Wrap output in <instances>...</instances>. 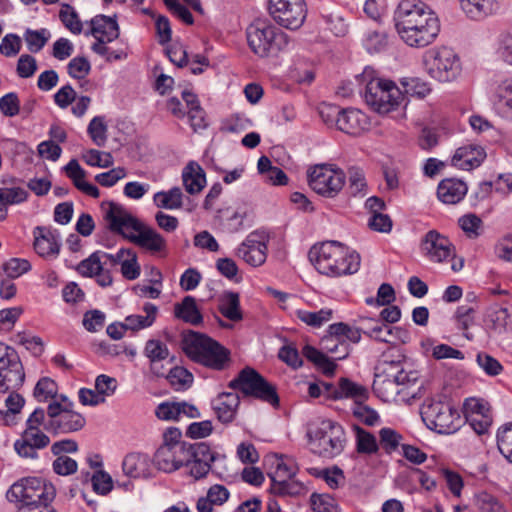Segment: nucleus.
I'll return each instance as SVG.
<instances>
[{"mask_svg": "<svg viewBox=\"0 0 512 512\" xmlns=\"http://www.w3.org/2000/svg\"><path fill=\"white\" fill-rule=\"evenodd\" d=\"M89 23L91 30L88 34L93 37L103 38L104 41H114L120 35L116 15L111 17L99 14L93 17Z\"/></svg>", "mask_w": 512, "mask_h": 512, "instance_id": "obj_24", "label": "nucleus"}, {"mask_svg": "<svg viewBox=\"0 0 512 512\" xmlns=\"http://www.w3.org/2000/svg\"><path fill=\"white\" fill-rule=\"evenodd\" d=\"M461 11L471 20H483L498 9L499 0H458Z\"/></svg>", "mask_w": 512, "mask_h": 512, "instance_id": "obj_25", "label": "nucleus"}, {"mask_svg": "<svg viewBox=\"0 0 512 512\" xmlns=\"http://www.w3.org/2000/svg\"><path fill=\"white\" fill-rule=\"evenodd\" d=\"M493 105L501 117L512 120V79H506L497 86Z\"/></svg>", "mask_w": 512, "mask_h": 512, "instance_id": "obj_27", "label": "nucleus"}, {"mask_svg": "<svg viewBox=\"0 0 512 512\" xmlns=\"http://www.w3.org/2000/svg\"><path fill=\"white\" fill-rule=\"evenodd\" d=\"M30 269V261L22 258H11L3 264V271L10 279L18 278Z\"/></svg>", "mask_w": 512, "mask_h": 512, "instance_id": "obj_55", "label": "nucleus"}, {"mask_svg": "<svg viewBox=\"0 0 512 512\" xmlns=\"http://www.w3.org/2000/svg\"><path fill=\"white\" fill-rule=\"evenodd\" d=\"M369 125L367 116L355 108H342L337 129L348 135H360Z\"/></svg>", "mask_w": 512, "mask_h": 512, "instance_id": "obj_20", "label": "nucleus"}, {"mask_svg": "<svg viewBox=\"0 0 512 512\" xmlns=\"http://www.w3.org/2000/svg\"><path fill=\"white\" fill-rule=\"evenodd\" d=\"M304 490V486L301 482L294 480L293 478H285L271 480L270 493L279 496H297L300 495Z\"/></svg>", "mask_w": 512, "mask_h": 512, "instance_id": "obj_37", "label": "nucleus"}, {"mask_svg": "<svg viewBox=\"0 0 512 512\" xmlns=\"http://www.w3.org/2000/svg\"><path fill=\"white\" fill-rule=\"evenodd\" d=\"M166 378L175 390H186L193 383L192 373L181 366L173 367Z\"/></svg>", "mask_w": 512, "mask_h": 512, "instance_id": "obj_48", "label": "nucleus"}, {"mask_svg": "<svg viewBox=\"0 0 512 512\" xmlns=\"http://www.w3.org/2000/svg\"><path fill=\"white\" fill-rule=\"evenodd\" d=\"M342 108L335 104L321 103L318 113L322 121L330 128H337V121L340 118Z\"/></svg>", "mask_w": 512, "mask_h": 512, "instance_id": "obj_59", "label": "nucleus"}, {"mask_svg": "<svg viewBox=\"0 0 512 512\" xmlns=\"http://www.w3.org/2000/svg\"><path fill=\"white\" fill-rule=\"evenodd\" d=\"M356 81L364 86L365 102L377 113H389L397 109L405 99L403 91L395 82L378 77L371 67H366L357 75Z\"/></svg>", "mask_w": 512, "mask_h": 512, "instance_id": "obj_3", "label": "nucleus"}, {"mask_svg": "<svg viewBox=\"0 0 512 512\" xmlns=\"http://www.w3.org/2000/svg\"><path fill=\"white\" fill-rule=\"evenodd\" d=\"M5 497L15 512H32V477L26 476L15 481L6 491Z\"/></svg>", "mask_w": 512, "mask_h": 512, "instance_id": "obj_17", "label": "nucleus"}, {"mask_svg": "<svg viewBox=\"0 0 512 512\" xmlns=\"http://www.w3.org/2000/svg\"><path fill=\"white\" fill-rule=\"evenodd\" d=\"M247 43L251 51L261 57H275L289 43L286 33L267 18H257L246 28Z\"/></svg>", "mask_w": 512, "mask_h": 512, "instance_id": "obj_5", "label": "nucleus"}, {"mask_svg": "<svg viewBox=\"0 0 512 512\" xmlns=\"http://www.w3.org/2000/svg\"><path fill=\"white\" fill-rule=\"evenodd\" d=\"M93 490L100 494L106 495L113 488L112 477L104 470H98L91 476Z\"/></svg>", "mask_w": 512, "mask_h": 512, "instance_id": "obj_60", "label": "nucleus"}, {"mask_svg": "<svg viewBox=\"0 0 512 512\" xmlns=\"http://www.w3.org/2000/svg\"><path fill=\"white\" fill-rule=\"evenodd\" d=\"M219 311L230 321H241L243 314L240 309L239 294L233 291L225 292L220 299Z\"/></svg>", "mask_w": 512, "mask_h": 512, "instance_id": "obj_35", "label": "nucleus"}, {"mask_svg": "<svg viewBox=\"0 0 512 512\" xmlns=\"http://www.w3.org/2000/svg\"><path fill=\"white\" fill-rule=\"evenodd\" d=\"M39 232L34 234V251L43 258H56L60 251L59 235L46 227H36Z\"/></svg>", "mask_w": 512, "mask_h": 512, "instance_id": "obj_19", "label": "nucleus"}, {"mask_svg": "<svg viewBox=\"0 0 512 512\" xmlns=\"http://www.w3.org/2000/svg\"><path fill=\"white\" fill-rule=\"evenodd\" d=\"M398 387L402 386L400 390L405 392L409 398L419 399L424 396V385L420 379L419 372L416 370H407L400 368L398 376H395Z\"/></svg>", "mask_w": 512, "mask_h": 512, "instance_id": "obj_26", "label": "nucleus"}, {"mask_svg": "<svg viewBox=\"0 0 512 512\" xmlns=\"http://www.w3.org/2000/svg\"><path fill=\"white\" fill-rule=\"evenodd\" d=\"M393 21L400 38L411 47L428 46L440 32L436 13L422 0H401Z\"/></svg>", "mask_w": 512, "mask_h": 512, "instance_id": "obj_1", "label": "nucleus"}, {"mask_svg": "<svg viewBox=\"0 0 512 512\" xmlns=\"http://www.w3.org/2000/svg\"><path fill=\"white\" fill-rule=\"evenodd\" d=\"M374 393L383 401H390L397 394L402 393L396 381L384 377L382 374H375L373 381Z\"/></svg>", "mask_w": 512, "mask_h": 512, "instance_id": "obj_38", "label": "nucleus"}, {"mask_svg": "<svg viewBox=\"0 0 512 512\" xmlns=\"http://www.w3.org/2000/svg\"><path fill=\"white\" fill-rule=\"evenodd\" d=\"M231 390L239 391L244 397H253L278 407L280 399L276 386L268 382L258 371L252 367L243 368L228 384Z\"/></svg>", "mask_w": 512, "mask_h": 512, "instance_id": "obj_7", "label": "nucleus"}, {"mask_svg": "<svg viewBox=\"0 0 512 512\" xmlns=\"http://www.w3.org/2000/svg\"><path fill=\"white\" fill-rule=\"evenodd\" d=\"M311 451L327 459L340 455L345 447L346 437L343 427L332 420H323L307 431Z\"/></svg>", "mask_w": 512, "mask_h": 512, "instance_id": "obj_6", "label": "nucleus"}, {"mask_svg": "<svg viewBox=\"0 0 512 512\" xmlns=\"http://www.w3.org/2000/svg\"><path fill=\"white\" fill-rule=\"evenodd\" d=\"M239 404L240 397L234 392H222L212 402L217 419L223 424L234 420Z\"/></svg>", "mask_w": 512, "mask_h": 512, "instance_id": "obj_22", "label": "nucleus"}, {"mask_svg": "<svg viewBox=\"0 0 512 512\" xmlns=\"http://www.w3.org/2000/svg\"><path fill=\"white\" fill-rule=\"evenodd\" d=\"M59 19L62 24L73 34H80L83 24L75 8L68 3H62L59 11Z\"/></svg>", "mask_w": 512, "mask_h": 512, "instance_id": "obj_45", "label": "nucleus"}, {"mask_svg": "<svg viewBox=\"0 0 512 512\" xmlns=\"http://www.w3.org/2000/svg\"><path fill=\"white\" fill-rule=\"evenodd\" d=\"M183 193L179 187H173L169 191H160L154 195L157 207L164 209H179L182 207Z\"/></svg>", "mask_w": 512, "mask_h": 512, "instance_id": "obj_44", "label": "nucleus"}, {"mask_svg": "<svg viewBox=\"0 0 512 512\" xmlns=\"http://www.w3.org/2000/svg\"><path fill=\"white\" fill-rule=\"evenodd\" d=\"M497 446L500 453L512 463V423H508L498 430Z\"/></svg>", "mask_w": 512, "mask_h": 512, "instance_id": "obj_52", "label": "nucleus"}, {"mask_svg": "<svg viewBox=\"0 0 512 512\" xmlns=\"http://www.w3.org/2000/svg\"><path fill=\"white\" fill-rule=\"evenodd\" d=\"M87 132L92 141L99 147L104 146L107 139V125L104 117L95 116L89 123Z\"/></svg>", "mask_w": 512, "mask_h": 512, "instance_id": "obj_53", "label": "nucleus"}, {"mask_svg": "<svg viewBox=\"0 0 512 512\" xmlns=\"http://www.w3.org/2000/svg\"><path fill=\"white\" fill-rule=\"evenodd\" d=\"M362 44L368 53H380L388 47V34L383 28H367L363 32Z\"/></svg>", "mask_w": 512, "mask_h": 512, "instance_id": "obj_33", "label": "nucleus"}, {"mask_svg": "<svg viewBox=\"0 0 512 512\" xmlns=\"http://www.w3.org/2000/svg\"><path fill=\"white\" fill-rule=\"evenodd\" d=\"M122 469L126 476L132 478H146L150 475V459L142 453H130L122 462Z\"/></svg>", "mask_w": 512, "mask_h": 512, "instance_id": "obj_29", "label": "nucleus"}, {"mask_svg": "<svg viewBox=\"0 0 512 512\" xmlns=\"http://www.w3.org/2000/svg\"><path fill=\"white\" fill-rule=\"evenodd\" d=\"M467 193V185L458 179H444L437 188V196L440 201L446 204L460 202Z\"/></svg>", "mask_w": 512, "mask_h": 512, "instance_id": "obj_28", "label": "nucleus"}, {"mask_svg": "<svg viewBox=\"0 0 512 512\" xmlns=\"http://www.w3.org/2000/svg\"><path fill=\"white\" fill-rule=\"evenodd\" d=\"M174 315L185 323L194 326L203 322V316L193 296H185L180 303H176L174 305Z\"/></svg>", "mask_w": 512, "mask_h": 512, "instance_id": "obj_31", "label": "nucleus"}, {"mask_svg": "<svg viewBox=\"0 0 512 512\" xmlns=\"http://www.w3.org/2000/svg\"><path fill=\"white\" fill-rule=\"evenodd\" d=\"M56 495L55 487L51 483H45L41 479L34 478V510L51 507L50 504Z\"/></svg>", "mask_w": 512, "mask_h": 512, "instance_id": "obj_39", "label": "nucleus"}, {"mask_svg": "<svg viewBox=\"0 0 512 512\" xmlns=\"http://www.w3.org/2000/svg\"><path fill=\"white\" fill-rule=\"evenodd\" d=\"M58 385L50 377H42L34 386V399L39 402L56 401Z\"/></svg>", "mask_w": 512, "mask_h": 512, "instance_id": "obj_46", "label": "nucleus"}, {"mask_svg": "<svg viewBox=\"0 0 512 512\" xmlns=\"http://www.w3.org/2000/svg\"><path fill=\"white\" fill-rule=\"evenodd\" d=\"M297 317L307 325L320 327L323 323L329 321L332 317V310L321 309L317 312L298 310Z\"/></svg>", "mask_w": 512, "mask_h": 512, "instance_id": "obj_54", "label": "nucleus"}, {"mask_svg": "<svg viewBox=\"0 0 512 512\" xmlns=\"http://www.w3.org/2000/svg\"><path fill=\"white\" fill-rule=\"evenodd\" d=\"M170 352L168 346L158 339H149L144 347V355L150 361V367L157 376H163L155 370L154 365L168 358Z\"/></svg>", "mask_w": 512, "mask_h": 512, "instance_id": "obj_36", "label": "nucleus"}, {"mask_svg": "<svg viewBox=\"0 0 512 512\" xmlns=\"http://www.w3.org/2000/svg\"><path fill=\"white\" fill-rule=\"evenodd\" d=\"M321 348L334 355L336 360H341L349 355V345L345 341H338L331 335H325L320 341Z\"/></svg>", "mask_w": 512, "mask_h": 512, "instance_id": "obj_50", "label": "nucleus"}, {"mask_svg": "<svg viewBox=\"0 0 512 512\" xmlns=\"http://www.w3.org/2000/svg\"><path fill=\"white\" fill-rule=\"evenodd\" d=\"M459 226L469 238H477L480 235L482 220L475 214H467L459 218Z\"/></svg>", "mask_w": 512, "mask_h": 512, "instance_id": "obj_63", "label": "nucleus"}, {"mask_svg": "<svg viewBox=\"0 0 512 512\" xmlns=\"http://www.w3.org/2000/svg\"><path fill=\"white\" fill-rule=\"evenodd\" d=\"M268 239L264 231L251 232L237 247L236 256L252 267L263 265L267 259Z\"/></svg>", "mask_w": 512, "mask_h": 512, "instance_id": "obj_14", "label": "nucleus"}, {"mask_svg": "<svg viewBox=\"0 0 512 512\" xmlns=\"http://www.w3.org/2000/svg\"><path fill=\"white\" fill-rule=\"evenodd\" d=\"M484 149L476 145H466L458 148L452 157L453 166L462 170H471L478 167L485 159Z\"/></svg>", "mask_w": 512, "mask_h": 512, "instance_id": "obj_23", "label": "nucleus"}, {"mask_svg": "<svg viewBox=\"0 0 512 512\" xmlns=\"http://www.w3.org/2000/svg\"><path fill=\"white\" fill-rule=\"evenodd\" d=\"M337 391L338 393L335 395V400L353 398L356 400V403H359V401H364L368 397L367 389L364 386L358 385L348 378H341L339 380Z\"/></svg>", "mask_w": 512, "mask_h": 512, "instance_id": "obj_40", "label": "nucleus"}, {"mask_svg": "<svg viewBox=\"0 0 512 512\" xmlns=\"http://www.w3.org/2000/svg\"><path fill=\"white\" fill-rule=\"evenodd\" d=\"M182 349L193 362L212 370H225L231 363L229 349L199 332L189 331L184 335Z\"/></svg>", "mask_w": 512, "mask_h": 512, "instance_id": "obj_4", "label": "nucleus"}, {"mask_svg": "<svg viewBox=\"0 0 512 512\" xmlns=\"http://www.w3.org/2000/svg\"><path fill=\"white\" fill-rule=\"evenodd\" d=\"M105 209L104 219L108 223L111 232L121 235L128 240L129 235L140 229L141 221L133 216L123 205L113 201H106L101 204Z\"/></svg>", "mask_w": 512, "mask_h": 512, "instance_id": "obj_13", "label": "nucleus"}, {"mask_svg": "<svg viewBox=\"0 0 512 512\" xmlns=\"http://www.w3.org/2000/svg\"><path fill=\"white\" fill-rule=\"evenodd\" d=\"M352 430L355 434L356 451L359 454L376 455L379 454V445L376 436L360 427L353 425Z\"/></svg>", "mask_w": 512, "mask_h": 512, "instance_id": "obj_34", "label": "nucleus"}, {"mask_svg": "<svg viewBox=\"0 0 512 512\" xmlns=\"http://www.w3.org/2000/svg\"><path fill=\"white\" fill-rule=\"evenodd\" d=\"M474 505L479 512H507L503 504L486 491H481L474 496Z\"/></svg>", "mask_w": 512, "mask_h": 512, "instance_id": "obj_47", "label": "nucleus"}, {"mask_svg": "<svg viewBox=\"0 0 512 512\" xmlns=\"http://www.w3.org/2000/svg\"><path fill=\"white\" fill-rule=\"evenodd\" d=\"M84 161L94 167L107 168L113 164V158L110 153L101 152L96 149H90L83 154Z\"/></svg>", "mask_w": 512, "mask_h": 512, "instance_id": "obj_61", "label": "nucleus"}, {"mask_svg": "<svg viewBox=\"0 0 512 512\" xmlns=\"http://www.w3.org/2000/svg\"><path fill=\"white\" fill-rule=\"evenodd\" d=\"M401 83L404 87V95L410 94L422 98L431 91L429 84L417 77L405 78Z\"/></svg>", "mask_w": 512, "mask_h": 512, "instance_id": "obj_56", "label": "nucleus"}, {"mask_svg": "<svg viewBox=\"0 0 512 512\" xmlns=\"http://www.w3.org/2000/svg\"><path fill=\"white\" fill-rule=\"evenodd\" d=\"M427 427L439 434H452L459 428L460 415L448 403L428 399L421 408Z\"/></svg>", "mask_w": 512, "mask_h": 512, "instance_id": "obj_8", "label": "nucleus"}, {"mask_svg": "<svg viewBox=\"0 0 512 512\" xmlns=\"http://www.w3.org/2000/svg\"><path fill=\"white\" fill-rule=\"evenodd\" d=\"M68 74L76 79H84L91 70L90 62L85 57H75L67 65Z\"/></svg>", "mask_w": 512, "mask_h": 512, "instance_id": "obj_62", "label": "nucleus"}, {"mask_svg": "<svg viewBox=\"0 0 512 512\" xmlns=\"http://www.w3.org/2000/svg\"><path fill=\"white\" fill-rule=\"evenodd\" d=\"M403 366L404 364L400 360H389L388 355L383 354L376 366L375 374H382L384 377L396 381L395 376H398V372Z\"/></svg>", "mask_w": 512, "mask_h": 512, "instance_id": "obj_57", "label": "nucleus"}, {"mask_svg": "<svg viewBox=\"0 0 512 512\" xmlns=\"http://www.w3.org/2000/svg\"><path fill=\"white\" fill-rule=\"evenodd\" d=\"M367 182L362 169L359 167H350L348 169L347 193L351 197H364L367 194Z\"/></svg>", "mask_w": 512, "mask_h": 512, "instance_id": "obj_41", "label": "nucleus"}, {"mask_svg": "<svg viewBox=\"0 0 512 512\" xmlns=\"http://www.w3.org/2000/svg\"><path fill=\"white\" fill-rule=\"evenodd\" d=\"M182 180L185 190L189 194H197L205 187V172L199 164L190 162L183 169Z\"/></svg>", "mask_w": 512, "mask_h": 512, "instance_id": "obj_30", "label": "nucleus"}, {"mask_svg": "<svg viewBox=\"0 0 512 512\" xmlns=\"http://www.w3.org/2000/svg\"><path fill=\"white\" fill-rule=\"evenodd\" d=\"M107 262H102V251L93 252L88 258L82 260L77 271L84 277H96V282L102 287H108L113 279L110 270L105 268Z\"/></svg>", "mask_w": 512, "mask_h": 512, "instance_id": "obj_18", "label": "nucleus"}, {"mask_svg": "<svg viewBox=\"0 0 512 512\" xmlns=\"http://www.w3.org/2000/svg\"><path fill=\"white\" fill-rule=\"evenodd\" d=\"M308 258L316 270L326 276L352 275L360 268V255L344 243L329 240L314 244Z\"/></svg>", "mask_w": 512, "mask_h": 512, "instance_id": "obj_2", "label": "nucleus"}, {"mask_svg": "<svg viewBox=\"0 0 512 512\" xmlns=\"http://www.w3.org/2000/svg\"><path fill=\"white\" fill-rule=\"evenodd\" d=\"M345 173L334 164L316 165L308 174V183L317 194L334 198L345 184Z\"/></svg>", "mask_w": 512, "mask_h": 512, "instance_id": "obj_10", "label": "nucleus"}, {"mask_svg": "<svg viewBox=\"0 0 512 512\" xmlns=\"http://www.w3.org/2000/svg\"><path fill=\"white\" fill-rule=\"evenodd\" d=\"M268 11L278 25L289 30L299 29L307 15L304 0H269Z\"/></svg>", "mask_w": 512, "mask_h": 512, "instance_id": "obj_12", "label": "nucleus"}, {"mask_svg": "<svg viewBox=\"0 0 512 512\" xmlns=\"http://www.w3.org/2000/svg\"><path fill=\"white\" fill-rule=\"evenodd\" d=\"M212 463L204 459L189 457V464L186 466L189 469L188 474L195 480L203 479L209 474Z\"/></svg>", "mask_w": 512, "mask_h": 512, "instance_id": "obj_64", "label": "nucleus"}, {"mask_svg": "<svg viewBox=\"0 0 512 512\" xmlns=\"http://www.w3.org/2000/svg\"><path fill=\"white\" fill-rule=\"evenodd\" d=\"M228 489L221 484L212 485L205 497H200L196 504L198 512H213V506H221L229 499Z\"/></svg>", "mask_w": 512, "mask_h": 512, "instance_id": "obj_32", "label": "nucleus"}, {"mask_svg": "<svg viewBox=\"0 0 512 512\" xmlns=\"http://www.w3.org/2000/svg\"><path fill=\"white\" fill-rule=\"evenodd\" d=\"M370 332L373 333L372 339L384 342V343H391L392 342V336L394 333H401L403 332L405 336H407V331L403 330L398 327H390L389 325L381 322V320H378L375 322V327Z\"/></svg>", "mask_w": 512, "mask_h": 512, "instance_id": "obj_58", "label": "nucleus"}, {"mask_svg": "<svg viewBox=\"0 0 512 512\" xmlns=\"http://www.w3.org/2000/svg\"><path fill=\"white\" fill-rule=\"evenodd\" d=\"M14 450L24 458L32 457V414L26 420V429L14 443Z\"/></svg>", "mask_w": 512, "mask_h": 512, "instance_id": "obj_49", "label": "nucleus"}, {"mask_svg": "<svg viewBox=\"0 0 512 512\" xmlns=\"http://www.w3.org/2000/svg\"><path fill=\"white\" fill-rule=\"evenodd\" d=\"M25 380V372L16 350L0 342V393L19 389Z\"/></svg>", "mask_w": 512, "mask_h": 512, "instance_id": "obj_11", "label": "nucleus"}, {"mask_svg": "<svg viewBox=\"0 0 512 512\" xmlns=\"http://www.w3.org/2000/svg\"><path fill=\"white\" fill-rule=\"evenodd\" d=\"M128 240L153 253L161 252L166 248V240L163 236L142 222L140 229L136 230L133 235H129Z\"/></svg>", "mask_w": 512, "mask_h": 512, "instance_id": "obj_21", "label": "nucleus"}, {"mask_svg": "<svg viewBox=\"0 0 512 512\" xmlns=\"http://www.w3.org/2000/svg\"><path fill=\"white\" fill-rule=\"evenodd\" d=\"M424 63L428 74L439 82H451L461 71L457 54L445 46L427 51Z\"/></svg>", "mask_w": 512, "mask_h": 512, "instance_id": "obj_9", "label": "nucleus"}, {"mask_svg": "<svg viewBox=\"0 0 512 512\" xmlns=\"http://www.w3.org/2000/svg\"><path fill=\"white\" fill-rule=\"evenodd\" d=\"M403 437L395 429L384 427L379 430V451L382 450L385 454L391 455L402 445Z\"/></svg>", "mask_w": 512, "mask_h": 512, "instance_id": "obj_43", "label": "nucleus"}, {"mask_svg": "<svg viewBox=\"0 0 512 512\" xmlns=\"http://www.w3.org/2000/svg\"><path fill=\"white\" fill-rule=\"evenodd\" d=\"M72 406V402H69L64 406L58 401H52L48 404L47 414L52 419L57 418L55 423L62 433L79 431L84 427L86 423L84 416L78 412L73 411L71 409Z\"/></svg>", "mask_w": 512, "mask_h": 512, "instance_id": "obj_16", "label": "nucleus"}, {"mask_svg": "<svg viewBox=\"0 0 512 512\" xmlns=\"http://www.w3.org/2000/svg\"><path fill=\"white\" fill-rule=\"evenodd\" d=\"M420 252L430 262L442 263L455 255V247L445 235L429 230L420 241Z\"/></svg>", "mask_w": 512, "mask_h": 512, "instance_id": "obj_15", "label": "nucleus"}, {"mask_svg": "<svg viewBox=\"0 0 512 512\" xmlns=\"http://www.w3.org/2000/svg\"><path fill=\"white\" fill-rule=\"evenodd\" d=\"M175 453L174 446L162 444L154 454V462L158 469L168 473L176 471L177 460L174 455Z\"/></svg>", "mask_w": 512, "mask_h": 512, "instance_id": "obj_42", "label": "nucleus"}, {"mask_svg": "<svg viewBox=\"0 0 512 512\" xmlns=\"http://www.w3.org/2000/svg\"><path fill=\"white\" fill-rule=\"evenodd\" d=\"M275 458L276 470L274 473L269 474L270 479L273 480L274 478L275 480H278L281 478H294V476L298 472V467L296 463L292 459L284 457L283 455H275Z\"/></svg>", "mask_w": 512, "mask_h": 512, "instance_id": "obj_51", "label": "nucleus"}]
</instances>
